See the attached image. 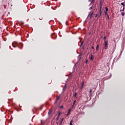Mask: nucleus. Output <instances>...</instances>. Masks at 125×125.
Instances as JSON below:
<instances>
[{"mask_svg": "<svg viewBox=\"0 0 125 125\" xmlns=\"http://www.w3.org/2000/svg\"><path fill=\"white\" fill-rule=\"evenodd\" d=\"M94 13V10H91L90 11V12L88 15V17H89V19H91V18H93Z\"/></svg>", "mask_w": 125, "mask_h": 125, "instance_id": "f257e3e1", "label": "nucleus"}, {"mask_svg": "<svg viewBox=\"0 0 125 125\" xmlns=\"http://www.w3.org/2000/svg\"><path fill=\"white\" fill-rule=\"evenodd\" d=\"M102 4L100 3V10H99V15L98 18H100L102 15Z\"/></svg>", "mask_w": 125, "mask_h": 125, "instance_id": "f03ea898", "label": "nucleus"}, {"mask_svg": "<svg viewBox=\"0 0 125 125\" xmlns=\"http://www.w3.org/2000/svg\"><path fill=\"white\" fill-rule=\"evenodd\" d=\"M108 41H105L104 42V49L106 50L107 49L108 47Z\"/></svg>", "mask_w": 125, "mask_h": 125, "instance_id": "7ed1b4c3", "label": "nucleus"}, {"mask_svg": "<svg viewBox=\"0 0 125 125\" xmlns=\"http://www.w3.org/2000/svg\"><path fill=\"white\" fill-rule=\"evenodd\" d=\"M92 90L90 89L89 91L90 94L89 95V97H90V99L89 101H90L91 99V96H92Z\"/></svg>", "mask_w": 125, "mask_h": 125, "instance_id": "20e7f679", "label": "nucleus"}, {"mask_svg": "<svg viewBox=\"0 0 125 125\" xmlns=\"http://www.w3.org/2000/svg\"><path fill=\"white\" fill-rule=\"evenodd\" d=\"M90 60L91 61H93L94 60V57H93V55H90Z\"/></svg>", "mask_w": 125, "mask_h": 125, "instance_id": "39448f33", "label": "nucleus"}, {"mask_svg": "<svg viewBox=\"0 0 125 125\" xmlns=\"http://www.w3.org/2000/svg\"><path fill=\"white\" fill-rule=\"evenodd\" d=\"M99 50V45H97L96 47V52H97Z\"/></svg>", "mask_w": 125, "mask_h": 125, "instance_id": "423d86ee", "label": "nucleus"}, {"mask_svg": "<svg viewBox=\"0 0 125 125\" xmlns=\"http://www.w3.org/2000/svg\"><path fill=\"white\" fill-rule=\"evenodd\" d=\"M84 82H83L82 84L81 85V89H83L84 86Z\"/></svg>", "mask_w": 125, "mask_h": 125, "instance_id": "0eeeda50", "label": "nucleus"}, {"mask_svg": "<svg viewBox=\"0 0 125 125\" xmlns=\"http://www.w3.org/2000/svg\"><path fill=\"white\" fill-rule=\"evenodd\" d=\"M95 0H91V2H90V5H91V4H94V2H95Z\"/></svg>", "mask_w": 125, "mask_h": 125, "instance_id": "6e6552de", "label": "nucleus"}, {"mask_svg": "<svg viewBox=\"0 0 125 125\" xmlns=\"http://www.w3.org/2000/svg\"><path fill=\"white\" fill-rule=\"evenodd\" d=\"M105 11L106 12H108V8L107 6H105Z\"/></svg>", "mask_w": 125, "mask_h": 125, "instance_id": "1a4fd4ad", "label": "nucleus"}, {"mask_svg": "<svg viewBox=\"0 0 125 125\" xmlns=\"http://www.w3.org/2000/svg\"><path fill=\"white\" fill-rule=\"evenodd\" d=\"M64 120V118H62L61 120V122H60V125H61L62 123V122Z\"/></svg>", "mask_w": 125, "mask_h": 125, "instance_id": "9d476101", "label": "nucleus"}, {"mask_svg": "<svg viewBox=\"0 0 125 125\" xmlns=\"http://www.w3.org/2000/svg\"><path fill=\"white\" fill-rule=\"evenodd\" d=\"M93 5H92V6H91V7H90L89 8V10H91L93 9Z\"/></svg>", "mask_w": 125, "mask_h": 125, "instance_id": "9b49d317", "label": "nucleus"}, {"mask_svg": "<svg viewBox=\"0 0 125 125\" xmlns=\"http://www.w3.org/2000/svg\"><path fill=\"white\" fill-rule=\"evenodd\" d=\"M121 5H123L124 7L125 6V3L124 2H122Z\"/></svg>", "mask_w": 125, "mask_h": 125, "instance_id": "f8f14e48", "label": "nucleus"}, {"mask_svg": "<svg viewBox=\"0 0 125 125\" xmlns=\"http://www.w3.org/2000/svg\"><path fill=\"white\" fill-rule=\"evenodd\" d=\"M125 11V7H123V9L120 10V11L122 12V11Z\"/></svg>", "mask_w": 125, "mask_h": 125, "instance_id": "ddd939ff", "label": "nucleus"}, {"mask_svg": "<svg viewBox=\"0 0 125 125\" xmlns=\"http://www.w3.org/2000/svg\"><path fill=\"white\" fill-rule=\"evenodd\" d=\"M121 15L123 16H124L125 15V12H122L121 13Z\"/></svg>", "mask_w": 125, "mask_h": 125, "instance_id": "4468645a", "label": "nucleus"}, {"mask_svg": "<svg viewBox=\"0 0 125 125\" xmlns=\"http://www.w3.org/2000/svg\"><path fill=\"white\" fill-rule=\"evenodd\" d=\"M78 93H75L74 95V97H76Z\"/></svg>", "mask_w": 125, "mask_h": 125, "instance_id": "2eb2a0df", "label": "nucleus"}, {"mask_svg": "<svg viewBox=\"0 0 125 125\" xmlns=\"http://www.w3.org/2000/svg\"><path fill=\"white\" fill-rule=\"evenodd\" d=\"M60 99V96H58V97L57 98L56 100L58 101V100H59Z\"/></svg>", "mask_w": 125, "mask_h": 125, "instance_id": "dca6fc26", "label": "nucleus"}, {"mask_svg": "<svg viewBox=\"0 0 125 125\" xmlns=\"http://www.w3.org/2000/svg\"><path fill=\"white\" fill-rule=\"evenodd\" d=\"M52 113V111H49L48 113V115H50V114H51Z\"/></svg>", "mask_w": 125, "mask_h": 125, "instance_id": "f3484780", "label": "nucleus"}, {"mask_svg": "<svg viewBox=\"0 0 125 125\" xmlns=\"http://www.w3.org/2000/svg\"><path fill=\"white\" fill-rule=\"evenodd\" d=\"M76 103V101L75 100V101H74L73 103V105H74Z\"/></svg>", "mask_w": 125, "mask_h": 125, "instance_id": "a211bd4d", "label": "nucleus"}, {"mask_svg": "<svg viewBox=\"0 0 125 125\" xmlns=\"http://www.w3.org/2000/svg\"><path fill=\"white\" fill-rule=\"evenodd\" d=\"M71 111V109H68V112L69 113H70Z\"/></svg>", "mask_w": 125, "mask_h": 125, "instance_id": "6ab92c4d", "label": "nucleus"}, {"mask_svg": "<svg viewBox=\"0 0 125 125\" xmlns=\"http://www.w3.org/2000/svg\"><path fill=\"white\" fill-rule=\"evenodd\" d=\"M42 19H43L42 17H40V18H39V20H42Z\"/></svg>", "mask_w": 125, "mask_h": 125, "instance_id": "aec40b11", "label": "nucleus"}, {"mask_svg": "<svg viewBox=\"0 0 125 125\" xmlns=\"http://www.w3.org/2000/svg\"><path fill=\"white\" fill-rule=\"evenodd\" d=\"M69 125H73L72 124V121H70Z\"/></svg>", "mask_w": 125, "mask_h": 125, "instance_id": "412c9836", "label": "nucleus"}, {"mask_svg": "<svg viewBox=\"0 0 125 125\" xmlns=\"http://www.w3.org/2000/svg\"><path fill=\"white\" fill-rule=\"evenodd\" d=\"M61 115V112L60 111H59V113H58V117H60V116Z\"/></svg>", "mask_w": 125, "mask_h": 125, "instance_id": "4be33fe9", "label": "nucleus"}, {"mask_svg": "<svg viewBox=\"0 0 125 125\" xmlns=\"http://www.w3.org/2000/svg\"><path fill=\"white\" fill-rule=\"evenodd\" d=\"M98 16V14H96L95 15V18H97Z\"/></svg>", "mask_w": 125, "mask_h": 125, "instance_id": "5701e85b", "label": "nucleus"}, {"mask_svg": "<svg viewBox=\"0 0 125 125\" xmlns=\"http://www.w3.org/2000/svg\"><path fill=\"white\" fill-rule=\"evenodd\" d=\"M107 17L108 20H110L109 16L108 15H107Z\"/></svg>", "mask_w": 125, "mask_h": 125, "instance_id": "b1692460", "label": "nucleus"}, {"mask_svg": "<svg viewBox=\"0 0 125 125\" xmlns=\"http://www.w3.org/2000/svg\"><path fill=\"white\" fill-rule=\"evenodd\" d=\"M106 36H104V40H106Z\"/></svg>", "mask_w": 125, "mask_h": 125, "instance_id": "393cba45", "label": "nucleus"}, {"mask_svg": "<svg viewBox=\"0 0 125 125\" xmlns=\"http://www.w3.org/2000/svg\"><path fill=\"white\" fill-rule=\"evenodd\" d=\"M104 14H105V15H107V13L106 12H104Z\"/></svg>", "mask_w": 125, "mask_h": 125, "instance_id": "a878e982", "label": "nucleus"}, {"mask_svg": "<svg viewBox=\"0 0 125 125\" xmlns=\"http://www.w3.org/2000/svg\"><path fill=\"white\" fill-rule=\"evenodd\" d=\"M63 108V105L60 106V108Z\"/></svg>", "mask_w": 125, "mask_h": 125, "instance_id": "bb28decb", "label": "nucleus"}, {"mask_svg": "<svg viewBox=\"0 0 125 125\" xmlns=\"http://www.w3.org/2000/svg\"><path fill=\"white\" fill-rule=\"evenodd\" d=\"M59 117H60L59 116H58V117L57 118L56 120H58L59 119Z\"/></svg>", "mask_w": 125, "mask_h": 125, "instance_id": "cd10ccee", "label": "nucleus"}, {"mask_svg": "<svg viewBox=\"0 0 125 125\" xmlns=\"http://www.w3.org/2000/svg\"><path fill=\"white\" fill-rule=\"evenodd\" d=\"M74 105L73 104L72 106V108L73 109L74 108Z\"/></svg>", "mask_w": 125, "mask_h": 125, "instance_id": "c85d7f7f", "label": "nucleus"}, {"mask_svg": "<svg viewBox=\"0 0 125 125\" xmlns=\"http://www.w3.org/2000/svg\"><path fill=\"white\" fill-rule=\"evenodd\" d=\"M70 113H69L68 112L67 114V116H69V115H70Z\"/></svg>", "mask_w": 125, "mask_h": 125, "instance_id": "c756f323", "label": "nucleus"}, {"mask_svg": "<svg viewBox=\"0 0 125 125\" xmlns=\"http://www.w3.org/2000/svg\"><path fill=\"white\" fill-rule=\"evenodd\" d=\"M92 49H94V46H92Z\"/></svg>", "mask_w": 125, "mask_h": 125, "instance_id": "7c9ffc66", "label": "nucleus"}, {"mask_svg": "<svg viewBox=\"0 0 125 125\" xmlns=\"http://www.w3.org/2000/svg\"><path fill=\"white\" fill-rule=\"evenodd\" d=\"M92 0H88V2H91Z\"/></svg>", "mask_w": 125, "mask_h": 125, "instance_id": "2f4dec72", "label": "nucleus"}, {"mask_svg": "<svg viewBox=\"0 0 125 125\" xmlns=\"http://www.w3.org/2000/svg\"><path fill=\"white\" fill-rule=\"evenodd\" d=\"M25 9H28V7H25Z\"/></svg>", "mask_w": 125, "mask_h": 125, "instance_id": "473e14b6", "label": "nucleus"}, {"mask_svg": "<svg viewBox=\"0 0 125 125\" xmlns=\"http://www.w3.org/2000/svg\"><path fill=\"white\" fill-rule=\"evenodd\" d=\"M65 88V87H64L63 88V90H64Z\"/></svg>", "mask_w": 125, "mask_h": 125, "instance_id": "72a5a7b5", "label": "nucleus"}, {"mask_svg": "<svg viewBox=\"0 0 125 125\" xmlns=\"http://www.w3.org/2000/svg\"><path fill=\"white\" fill-rule=\"evenodd\" d=\"M83 43H81V45H82L83 44Z\"/></svg>", "mask_w": 125, "mask_h": 125, "instance_id": "f704fd0d", "label": "nucleus"}, {"mask_svg": "<svg viewBox=\"0 0 125 125\" xmlns=\"http://www.w3.org/2000/svg\"><path fill=\"white\" fill-rule=\"evenodd\" d=\"M93 54H95V53H93Z\"/></svg>", "mask_w": 125, "mask_h": 125, "instance_id": "c9c22d12", "label": "nucleus"}, {"mask_svg": "<svg viewBox=\"0 0 125 125\" xmlns=\"http://www.w3.org/2000/svg\"><path fill=\"white\" fill-rule=\"evenodd\" d=\"M123 8V6L121 7V8Z\"/></svg>", "mask_w": 125, "mask_h": 125, "instance_id": "e433bc0d", "label": "nucleus"}, {"mask_svg": "<svg viewBox=\"0 0 125 125\" xmlns=\"http://www.w3.org/2000/svg\"><path fill=\"white\" fill-rule=\"evenodd\" d=\"M101 38H103V36H102Z\"/></svg>", "mask_w": 125, "mask_h": 125, "instance_id": "4c0bfd02", "label": "nucleus"}]
</instances>
